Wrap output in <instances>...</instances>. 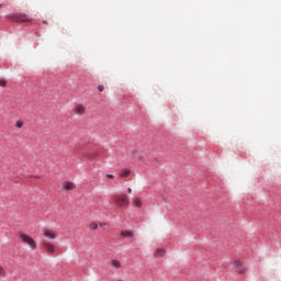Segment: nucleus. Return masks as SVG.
I'll return each instance as SVG.
<instances>
[{"mask_svg": "<svg viewBox=\"0 0 281 281\" xmlns=\"http://www.w3.org/2000/svg\"><path fill=\"white\" fill-rule=\"evenodd\" d=\"M114 176L113 175H108V179H113Z\"/></svg>", "mask_w": 281, "mask_h": 281, "instance_id": "19", "label": "nucleus"}, {"mask_svg": "<svg viewBox=\"0 0 281 281\" xmlns=\"http://www.w3.org/2000/svg\"><path fill=\"white\" fill-rule=\"evenodd\" d=\"M98 89L100 92H102V91H104V86H99Z\"/></svg>", "mask_w": 281, "mask_h": 281, "instance_id": "17", "label": "nucleus"}, {"mask_svg": "<svg viewBox=\"0 0 281 281\" xmlns=\"http://www.w3.org/2000/svg\"><path fill=\"white\" fill-rule=\"evenodd\" d=\"M85 111H87V109L85 108V105L82 104H77L75 106V113H77V115H82L85 114Z\"/></svg>", "mask_w": 281, "mask_h": 281, "instance_id": "6", "label": "nucleus"}, {"mask_svg": "<svg viewBox=\"0 0 281 281\" xmlns=\"http://www.w3.org/2000/svg\"><path fill=\"white\" fill-rule=\"evenodd\" d=\"M237 271H238V273H245V269L239 268Z\"/></svg>", "mask_w": 281, "mask_h": 281, "instance_id": "18", "label": "nucleus"}, {"mask_svg": "<svg viewBox=\"0 0 281 281\" xmlns=\"http://www.w3.org/2000/svg\"><path fill=\"white\" fill-rule=\"evenodd\" d=\"M156 258H162V256H166V250L164 249H157L154 255Z\"/></svg>", "mask_w": 281, "mask_h": 281, "instance_id": "9", "label": "nucleus"}, {"mask_svg": "<svg viewBox=\"0 0 281 281\" xmlns=\"http://www.w3.org/2000/svg\"><path fill=\"white\" fill-rule=\"evenodd\" d=\"M104 225H106L105 223H103V224H100V227H104Z\"/></svg>", "mask_w": 281, "mask_h": 281, "instance_id": "21", "label": "nucleus"}, {"mask_svg": "<svg viewBox=\"0 0 281 281\" xmlns=\"http://www.w3.org/2000/svg\"><path fill=\"white\" fill-rule=\"evenodd\" d=\"M131 175V170L128 169H122L120 177H128Z\"/></svg>", "mask_w": 281, "mask_h": 281, "instance_id": "11", "label": "nucleus"}, {"mask_svg": "<svg viewBox=\"0 0 281 281\" xmlns=\"http://www.w3.org/2000/svg\"><path fill=\"white\" fill-rule=\"evenodd\" d=\"M42 247H44L45 251H47V254H55L56 251V246H54L52 243L44 240L42 243Z\"/></svg>", "mask_w": 281, "mask_h": 281, "instance_id": "3", "label": "nucleus"}, {"mask_svg": "<svg viewBox=\"0 0 281 281\" xmlns=\"http://www.w3.org/2000/svg\"><path fill=\"white\" fill-rule=\"evenodd\" d=\"M18 23H27L31 19L25 14H15L12 16Z\"/></svg>", "mask_w": 281, "mask_h": 281, "instance_id": "4", "label": "nucleus"}, {"mask_svg": "<svg viewBox=\"0 0 281 281\" xmlns=\"http://www.w3.org/2000/svg\"><path fill=\"white\" fill-rule=\"evenodd\" d=\"M18 238L21 240V243H24V245H29L31 249H36V241L34 240V238L30 237L29 235L20 233L18 235Z\"/></svg>", "mask_w": 281, "mask_h": 281, "instance_id": "1", "label": "nucleus"}, {"mask_svg": "<svg viewBox=\"0 0 281 281\" xmlns=\"http://www.w3.org/2000/svg\"><path fill=\"white\" fill-rule=\"evenodd\" d=\"M64 188H65V190H75L76 184L74 182H65Z\"/></svg>", "mask_w": 281, "mask_h": 281, "instance_id": "8", "label": "nucleus"}, {"mask_svg": "<svg viewBox=\"0 0 281 281\" xmlns=\"http://www.w3.org/2000/svg\"><path fill=\"white\" fill-rule=\"evenodd\" d=\"M121 236H123V238H133L135 233L132 231H122Z\"/></svg>", "mask_w": 281, "mask_h": 281, "instance_id": "7", "label": "nucleus"}, {"mask_svg": "<svg viewBox=\"0 0 281 281\" xmlns=\"http://www.w3.org/2000/svg\"><path fill=\"white\" fill-rule=\"evenodd\" d=\"M133 205L135 207H142V201L139 199H137V198H134L133 199Z\"/></svg>", "mask_w": 281, "mask_h": 281, "instance_id": "10", "label": "nucleus"}, {"mask_svg": "<svg viewBox=\"0 0 281 281\" xmlns=\"http://www.w3.org/2000/svg\"><path fill=\"white\" fill-rule=\"evenodd\" d=\"M112 267H113L114 269H120V267H121L120 261H117V260H112Z\"/></svg>", "mask_w": 281, "mask_h": 281, "instance_id": "13", "label": "nucleus"}, {"mask_svg": "<svg viewBox=\"0 0 281 281\" xmlns=\"http://www.w3.org/2000/svg\"><path fill=\"white\" fill-rule=\"evenodd\" d=\"M127 192L131 194V192H133V189L128 188Z\"/></svg>", "mask_w": 281, "mask_h": 281, "instance_id": "20", "label": "nucleus"}, {"mask_svg": "<svg viewBox=\"0 0 281 281\" xmlns=\"http://www.w3.org/2000/svg\"><path fill=\"white\" fill-rule=\"evenodd\" d=\"M0 276L1 278H8V272H5V269L0 266Z\"/></svg>", "mask_w": 281, "mask_h": 281, "instance_id": "12", "label": "nucleus"}, {"mask_svg": "<svg viewBox=\"0 0 281 281\" xmlns=\"http://www.w3.org/2000/svg\"><path fill=\"white\" fill-rule=\"evenodd\" d=\"M237 267H240V262H237Z\"/></svg>", "mask_w": 281, "mask_h": 281, "instance_id": "22", "label": "nucleus"}, {"mask_svg": "<svg viewBox=\"0 0 281 281\" xmlns=\"http://www.w3.org/2000/svg\"><path fill=\"white\" fill-rule=\"evenodd\" d=\"M43 235L45 236V238H48V240H55V238L57 237L54 231H50L49 228H45Z\"/></svg>", "mask_w": 281, "mask_h": 281, "instance_id": "5", "label": "nucleus"}, {"mask_svg": "<svg viewBox=\"0 0 281 281\" xmlns=\"http://www.w3.org/2000/svg\"><path fill=\"white\" fill-rule=\"evenodd\" d=\"M114 203L120 207H126L128 205V196L126 195H116L114 198Z\"/></svg>", "mask_w": 281, "mask_h": 281, "instance_id": "2", "label": "nucleus"}, {"mask_svg": "<svg viewBox=\"0 0 281 281\" xmlns=\"http://www.w3.org/2000/svg\"><path fill=\"white\" fill-rule=\"evenodd\" d=\"M16 127L22 128L23 127V121H18L16 122Z\"/></svg>", "mask_w": 281, "mask_h": 281, "instance_id": "15", "label": "nucleus"}, {"mask_svg": "<svg viewBox=\"0 0 281 281\" xmlns=\"http://www.w3.org/2000/svg\"><path fill=\"white\" fill-rule=\"evenodd\" d=\"M90 229H98V223L92 222V223L90 224Z\"/></svg>", "mask_w": 281, "mask_h": 281, "instance_id": "14", "label": "nucleus"}, {"mask_svg": "<svg viewBox=\"0 0 281 281\" xmlns=\"http://www.w3.org/2000/svg\"><path fill=\"white\" fill-rule=\"evenodd\" d=\"M5 85H7V81L3 79H0V87H5Z\"/></svg>", "mask_w": 281, "mask_h": 281, "instance_id": "16", "label": "nucleus"}]
</instances>
